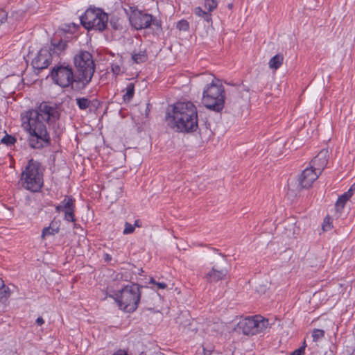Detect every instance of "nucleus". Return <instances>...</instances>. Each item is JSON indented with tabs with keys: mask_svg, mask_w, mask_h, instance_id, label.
Listing matches in <instances>:
<instances>
[{
	"mask_svg": "<svg viewBox=\"0 0 355 355\" xmlns=\"http://www.w3.org/2000/svg\"><path fill=\"white\" fill-rule=\"evenodd\" d=\"M176 28L180 31H186L189 28V22L184 19L180 20L177 24Z\"/></svg>",
	"mask_w": 355,
	"mask_h": 355,
	"instance_id": "nucleus-29",
	"label": "nucleus"
},
{
	"mask_svg": "<svg viewBox=\"0 0 355 355\" xmlns=\"http://www.w3.org/2000/svg\"><path fill=\"white\" fill-rule=\"evenodd\" d=\"M51 62V53L47 49H41L37 55L33 59L32 64L34 68L43 69L47 68Z\"/></svg>",
	"mask_w": 355,
	"mask_h": 355,
	"instance_id": "nucleus-13",
	"label": "nucleus"
},
{
	"mask_svg": "<svg viewBox=\"0 0 355 355\" xmlns=\"http://www.w3.org/2000/svg\"><path fill=\"white\" fill-rule=\"evenodd\" d=\"M217 6V0H205V8L209 11V12H213Z\"/></svg>",
	"mask_w": 355,
	"mask_h": 355,
	"instance_id": "nucleus-25",
	"label": "nucleus"
},
{
	"mask_svg": "<svg viewBox=\"0 0 355 355\" xmlns=\"http://www.w3.org/2000/svg\"><path fill=\"white\" fill-rule=\"evenodd\" d=\"M320 174L311 166L304 169L299 178V184L302 188L308 189L318 179Z\"/></svg>",
	"mask_w": 355,
	"mask_h": 355,
	"instance_id": "nucleus-12",
	"label": "nucleus"
},
{
	"mask_svg": "<svg viewBox=\"0 0 355 355\" xmlns=\"http://www.w3.org/2000/svg\"><path fill=\"white\" fill-rule=\"evenodd\" d=\"M124 226L125 227L123 231V234L124 235L130 234L135 232V226H133L132 224L125 222Z\"/></svg>",
	"mask_w": 355,
	"mask_h": 355,
	"instance_id": "nucleus-30",
	"label": "nucleus"
},
{
	"mask_svg": "<svg viewBox=\"0 0 355 355\" xmlns=\"http://www.w3.org/2000/svg\"><path fill=\"white\" fill-rule=\"evenodd\" d=\"M111 259H112V257H111V256L109 254H105V260L106 261H110Z\"/></svg>",
	"mask_w": 355,
	"mask_h": 355,
	"instance_id": "nucleus-38",
	"label": "nucleus"
},
{
	"mask_svg": "<svg viewBox=\"0 0 355 355\" xmlns=\"http://www.w3.org/2000/svg\"><path fill=\"white\" fill-rule=\"evenodd\" d=\"M60 116L57 107L49 102H42L35 109L21 113V127L28 135L30 148L41 149L51 144V137L44 121L52 127L56 136L62 133L63 126L60 122Z\"/></svg>",
	"mask_w": 355,
	"mask_h": 355,
	"instance_id": "nucleus-1",
	"label": "nucleus"
},
{
	"mask_svg": "<svg viewBox=\"0 0 355 355\" xmlns=\"http://www.w3.org/2000/svg\"><path fill=\"white\" fill-rule=\"evenodd\" d=\"M306 347V345L304 342L300 347L295 349L291 355H302V354L304 353Z\"/></svg>",
	"mask_w": 355,
	"mask_h": 355,
	"instance_id": "nucleus-31",
	"label": "nucleus"
},
{
	"mask_svg": "<svg viewBox=\"0 0 355 355\" xmlns=\"http://www.w3.org/2000/svg\"><path fill=\"white\" fill-rule=\"evenodd\" d=\"M16 141V139L8 134H6L1 140V143L8 146L13 145Z\"/></svg>",
	"mask_w": 355,
	"mask_h": 355,
	"instance_id": "nucleus-27",
	"label": "nucleus"
},
{
	"mask_svg": "<svg viewBox=\"0 0 355 355\" xmlns=\"http://www.w3.org/2000/svg\"><path fill=\"white\" fill-rule=\"evenodd\" d=\"M80 23L87 30L103 31L107 26L108 15L99 8L89 7L80 17Z\"/></svg>",
	"mask_w": 355,
	"mask_h": 355,
	"instance_id": "nucleus-6",
	"label": "nucleus"
},
{
	"mask_svg": "<svg viewBox=\"0 0 355 355\" xmlns=\"http://www.w3.org/2000/svg\"><path fill=\"white\" fill-rule=\"evenodd\" d=\"M156 282H157L153 278H151L150 280V283H151V284H155Z\"/></svg>",
	"mask_w": 355,
	"mask_h": 355,
	"instance_id": "nucleus-39",
	"label": "nucleus"
},
{
	"mask_svg": "<svg viewBox=\"0 0 355 355\" xmlns=\"http://www.w3.org/2000/svg\"><path fill=\"white\" fill-rule=\"evenodd\" d=\"M155 285L159 289H164L167 286L166 284L164 282H156Z\"/></svg>",
	"mask_w": 355,
	"mask_h": 355,
	"instance_id": "nucleus-35",
	"label": "nucleus"
},
{
	"mask_svg": "<svg viewBox=\"0 0 355 355\" xmlns=\"http://www.w3.org/2000/svg\"><path fill=\"white\" fill-rule=\"evenodd\" d=\"M166 120L171 128L181 132H193L198 128V110L191 101H178L169 106Z\"/></svg>",
	"mask_w": 355,
	"mask_h": 355,
	"instance_id": "nucleus-2",
	"label": "nucleus"
},
{
	"mask_svg": "<svg viewBox=\"0 0 355 355\" xmlns=\"http://www.w3.org/2000/svg\"><path fill=\"white\" fill-rule=\"evenodd\" d=\"M11 295L10 288L5 285L4 282L0 278V302L5 303Z\"/></svg>",
	"mask_w": 355,
	"mask_h": 355,
	"instance_id": "nucleus-18",
	"label": "nucleus"
},
{
	"mask_svg": "<svg viewBox=\"0 0 355 355\" xmlns=\"http://www.w3.org/2000/svg\"><path fill=\"white\" fill-rule=\"evenodd\" d=\"M76 104L80 110H84L89 107L91 101L87 98H76Z\"/></svg>",
	"mask_w": 355,
	"mask_h": 355,
	"instance_id": "nucleus-23",
	"label": "nucleus"
},
{
	"mask_svg": "<svg viewBox=\"0 0 355 355\" xmlns=\"http://www.w3.org/2000/svg\"><path fill=\"white\" fill-rule=\"evenodd\" d=\"M113 26H114V28H116V29L119 28V27H117V26H116V24H114V26L113 25Z\"/></svg>",
	"mask_w": 355,
	"mask_h": 355,
	"instance_id": "nucleus-40",
	"label": "nucleus"
},
{
	"mask_svg": "<svg viewBox=\"0 0 355 355\" xmlns=\"http://www.w3.org/2000/svg\"><path fill=\"white\" fill-rule=\"evenodd\" d=\"M333 220L329 216H327L322 224V229L324 232H328L333 228Z\"/></svg>",
	"mask_w": 355,
	"mask_h": 355,
	"instance_id": "nucleus-24",
	"label": "nucleus"
},
{
	"mask_svg": "<svg viewBox=\"0 0 355 355\" xmlns=\"http://www.w3.org/2000/svg\"><path fill=\"white\" fill-rule=\"evenodd\" d=\"M19 183L22 188L32 193L40 191L44 185V168L42 164L31 159L21 173Z\"/></svg>",
	"mask_w": 355,
	"mask_h": 355,
	"instance_id": "nucleus-5",
	"label": "nucleus"
},
{
	"mask_svg": "<svg viewBox=\"0 0 355 355\" xmlns=\"http://www.w3.org/2000/svg\"><path fill=\"white\" fill-rule=\"evenodd\" d=\"M328 163V151L322 150L310 162L309 166L317 171V173H322Z\"/></svg>",
	"mask_w": 355,
	"mask_h": 355,
	"instance_id": "nucleus-14",
	"label": "nucleus"
},
{
	"mask_svg": "<svg viewBox=\"0 0 355 355\" xmlns=\"http://www.w3.org/2000/svg\"><path fill=\"white\" fill-rule=\"evenodd\" d=\"M132 59L137 64L146 62L148 59L146 50H139L138 52H134L132 55Z\"/></svg>",
	"mask_w": 355,
	"mask_h": 355,
	"instance_id": "nucleus-21",
	"label": "nucleus"
},
{
	"mask_svg": "<svg viewBox=\"0 0 355 355\" xmlns=\"http://www.w3.org/2000/svg\"><path fill=\"white\" fill-rule=\"evenodd\" d=\"M51 76L54 83L62 87L71 85L76 91L83 89H77L75 87L76 73L73 74L72 69L68 66H59L54 68L51 72Z\"/></svg>",
	"mask_w": 355,
	"mask_h": 355,
	"instance_id": "nucleus-9",
	"label": "nucleus"
},
{
	"mask_svg": "<svg viewBox=\"0 0 355 355\" xmlns=\"http://www.w3.org/2000/svg\"><path fill=\"white\" fill-rule=\"evenodd\" d=\"M132 225L135 226V228L140 227L141 226V223L139 220H136Z\"/></svg>",
	"mask_w": 355,
	"mask_h": 355,
	"instance_id": "nucleus-37",
	"label": "nucleus"
},
{
	"mask_svg": "<svg viewBox=\"0 0 355 355\" xmlns=\"http://www.w3.org/2000/svg\"><path fill=\"white\" fill-rule=\"evenodd\" d=\"M76 67L75 87L85 89L91 82L95 71L92 55L87 51H81L73 58Z\"/></svg>",
	"mask_w": 355,
	"mask_h": 355,
	"instance_id": "nucleus-3",
	"label": "nucleus"
},
{
	"mask_svg": "<svg viewBox=\"0 0 355 355\" xmlns=\"http://www.w3.org/2000/svg\"><path fill=\"white\" fill-rule=\"evenodd\" d=\"M35 322L37 324L41 326L44 323V320L42 317H38Z\"/></svg>",
	"mask_w": 355,
	"mask_h": 355,
	"instance_id": "nucleus-36",
	"label": "nucleus"
},
{
	"mask_svg": "<svg viewBox=\"0 0 355 355\" xmlns=\"http://www.w3.org/2000/svg\"><path fill=\"white\" fill-rule=\"evenodd\" d=\"M141 299L140 288L138 284L127 285L117 295L116 301L119 307L125 311L132 313L138 306Z\"/></svg>",
	"mask_w": 355,
	"mask_h": 355,
	"instance_id": "nucleus-7",
	"label": "nucleus"
},
{
	"mask_svg": "<svg viewBox=\"0 0 355 355\" xmlns=\"http://www.w3.org/2000/svg\"><path fill=\"white\" fill-rule=\"evenodd\" d=\"M324 336V331L320 329H314L312 332V338L314 342H318Z\"/></svg>",
	"mask_w": 355,
	"mask_h": 355,
	"instance_id": "nucleus-26",
	"label": "nucleus"
},
{
	"mask_svg": "<svg viewBox=\"0 0 355 355\" xmlns=\"http://www.w3.org/2000/svg\"><path fill=\"white\" fill-rule=\"evenodd\" d=\"M130 23L137 30L149 28L151 24L161 27L160 21L151 15L139 10L132 11L129 17Z\"/></svg>",
	"mask_w": 355,
	"mask_h": 355,
	"instance_id": "nucleus-10",
	"label": "nucleus"
},
{
	"mask_svg": "<svg viewBox=\"0 0 355 355\" xmlns=\"http://www.w3.org/2000/svg\"><path fill=\"white\" fill-rule=\"evenodd\" d=\"M135 95V85L132 83H130L126 85L125 89V93L123 95V100L125 103L130 102L134 97Z\"/></svg>",
	"mask_w": 355,
	"mask_h": 355,
	"instance_id": "nucleus-20",
	"label": "nucleus"
},
{
	"mask_svg": "<svg viewBox=\"0 0 355 355\" xmlns=\"http://www.w3.org/2000/svg\"><path fill=\"white\" fill-rule=\"evenodd\" d=\"M194 13L196 16L203 18L204 20L206 21L207 23L212 22L211 12H209L208 10L205 11L201 7H196L194 9Z\"/></svg>",
	"mask_w": 355,
	"mask_h": 355,
	"instance_id": "nucleus-22",
	"label": "nucleus"
},
{
	"mask_svg": "<svg viewBox=\"0 0 355 355\" xmlns=\"http://www.w3.org/2000/svg\"><path fill=\"white\" fill-rule=\"evenodd\" d=\"M355 191V184H353L347 191L345 192L343 194L340 196L336 202L335 208L336 211L341 212L344 209L347 202L350 199L352 196L354 192Z\"/></svg>",
	"mask_w": 355,
	"mask_h": 355,
	"instance_id": "nucleus-15",
	"label": "nucleus"
},
{
	"mask_svg": "<svg viewBox=\"0 0 355 355\" xmlns=\"http://www.w3.org/2000/svg\"><path fill=\"white\" fill-rule=\"evenodd\" d=\"M113 26H114V28H116V29L119 28V27H117V26H116V24H114V26L113 25Z\"/></svg>",
	"mask_w": 355,
	"mask_h": 355,
	"instance_id": "nucleus-41",
	"label": "nucleus"
},
{
	"mask_svg": "<svg viewBox=\"0 0 355 355\" xmlns=\"http://www.w3.org/2000/svg\"><path fill=\"white\" fill-rule=\"evenodd\" d=\"M58 232L52 229V227H46L42 230L41 237L42 239H44L46 236H53L56 234Z\"/></svg>",
	"mask_w": 355,
	"mask_h": 355,
	"instance_id": "nucleus-28",
	"label": "nucleus"
},
{
	"mask_svg": "<svg viewBox=\"0 0 355 355\" xmlns=\"http://www.w3.org/2000/svg\"><path fill=\"white\" fill-rule=\"evenodd\" d=\"M112 355H128V353L125 350L120 349L114 352Z\"/></svg>",
	"mask_w": 355,
	"mask_h": 355,
	"instance_id": "nucleus-34",
	"label": "nucleus"
},
{
	"mask_svg": "<svg viewBox=\"0 0 355 355\" xmlns=\"http://www.w3.org/2000/svg\"><path fill=\"white\" fill-rule=\"evenodd\" d=\"M270 327L269 320L259 315L241 318L236 329L246 336H254L264 332Z\"/></svg>",
	"mask_w": 355,
	"mask_h": 355,
	"instance_id": "nucleus-8",
	"label": "nucleus"
},
{
	"mask_svg": "<svg viewBox=\"0 0 355 355\" xmlns=\"http://www.w3.org/2000/svg\"><path fill=\"white\" fill-rule=\"evenodd\" d=\"M60 223L59 220H53L50 223L48 227H52V229L58 232L60 230Z\"/></svg>",
	"mask_w": 355,
	"mask_h": 355,
	"instance_id": "nucleus-32",
	"label": "nucleus"
},
{
	"mask_svg": "<svg viewBox=\"0 0 355 355\" xmlns=\"http://www.w3.org/2000/svg\"><path fill=\"white\" fill-rule=\"evenodd\" d=\"M7 19V13L3 10H0V25Z\"/></svg>",
	"mask_w": 355,
	"mask_h": 355,
	"instance_id": "nucleus-33",
	"label": "nucleus"
},
{
	"mask_svg": "<svg viewBox=\"0 0 355 355\" xmlns=\"http://www.w3.org/2000/svg\"><path fill=\"white\" fill-rule=\"evenodd\" d=\"M283 62V55L277 54L270 59L268 62V66L271 69L277 70L282 65Z\"/></svg>",
	"mask_w": 355,
	"mask_h": 355,
	"instance_id": "nucleus-19",
	"label": "nucleus"
},
{
	"mask_svg": "<svg viewBox=\"0 0 355 355\" xmlns=\"http://www.w3.org/2000/svg\"><path fill=\"white\" fill-rule=\"evenodd\" d=\"M203 77L207 76L211 79L209 84H207L202 92V103L207 109L219 112L225 106V91L224 86L219 80L210 74H202Z\"/></svg>",
	"mask_w": 355,
	"mask_h": 355,
	"instance_id": "nucleus-4",
	"label": "nucleus"
},
{
	"mask_svg": "<svg viewBox=\"0 0 355 355\" xmlns=\"http://www.w3.org/2000/svg\"><path fill=\"white\" fill-rule=\"evenodd\" d=\"M75 200L69 196H65L64 199L55 207L57 212H64V219L67 222H75Z\"/></svg>",
	"mask_w": 355,
	"mask_h": 355,
	"instance_id": "nucleus-11",
	"label": "nucleus"
},
{
	"mask_svg": "<svg viewBox=\"0 0 355 355\" xmlns=\"http://www.w3.org/2000/svg\"><path fill=\"white\" fill-rule=\"evenodd\" d=\"M227 271L225 269L216 270L213 268L211 270L205 275V278L207 282H216L223 279L227 275Z\"/></svg>",
	"mask_w": 355,
	"mask_h": 355,
	"instance_id": "nucleus-16",
	"label": "nucleus"
},
{
	"mask_svg": "<svg viewBox=\"0 0 355 355\" xmlns=\"http://www.w3.org/2000/svg\"><path fill=\"white\" fill-rule=\"evenodd\" d=\"M110 69L113 76L115 77L124 73L125 67L123 66V60L122 57H117L110 63Z\"/></svg>",
	"mask_w": 355,
	"mask_h": 355,
	"instance_id": "nucleus-17",
	"label": "nucleus"
}]
</instances>
